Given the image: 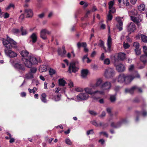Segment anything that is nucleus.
<instances>
[{
    "label": "nucleus",
    "mask_w": 147,
    "mask_h": 147,
    "mask_svg": "<svg viewBox=\"0 0 147 147\" xmlns=\"http://www.w3.org/2000/svg\"><path fill=\"white\" fill-rule=\"evenodd\" d=\"M28 52L26 50L20 52V54L22 58V60L25 66L28 68H31L32 65L36 64L40 61L39 58H36L32 55H28Z\"/></svg>",
    "instance_id": "f257e3e1"
},
{
    "label": "nucleus",
    "mask_w": 147,
    "mask_h": 147,
    "mask_svg": "<svg viewBox=\"0 0 147 147\" xmlns=\"http://www.w3.org/2000/svg\"><path fill=\"white\" fill-rule=\"evenodd\" d=\"M135 74H136V76H133L131 75H125L123 74H120L117 78V80L118 82L120 83L123 82L126 84L130 83L135 78H139L140 77L139 75L137 72L135 71Z\"/></svg>",
    "instance_id": "f03ea898"
},
{
    "label": "nucleus",
    "mask_w": 147,
    "mask_h": 147,
    "mask_svg": "<svg viewBox=\"0 0 147 147\" xmlns=\"http://www.w3.org/2000/svg\"><path fill=\"white\" fill-rule=\"evenodd\" d=\"M3 42L4 46L7 49L16 48L17 47L16 42L8 36L6 40L3 39Z\"/></svg>",
    "instance_id": "7ed1b4c3"
},
{
    "label": "nucleus",
    "mask_w": 147,
    "mask_h": 147,
    "mask_svg": "<svg viewBox=\"0 0 147 147\" xmlns=\"http://www.w3.org/2000/svg\"><path fill=\"white\" fill-rule=\"evenodd\" d=\"M92 85H93V84H90L89 87L85 88L84 90L86 93L91 96V98L94 100H97L100 98L95 95V91H93V89H94L95 88H93L92 86Z\"/></svg>",
    "instance_id": "20e7f679"
},
{
    "label": "nucleus",
    "mask_w": 147,
    "mask_h": 147,
    "mask_svg": "<svg viewBox=\"0 0 147 147\" xmlns=\"http://www.w3.org/2000/svg\"><path fill=\"white\" fill-rule=\"evenodd\" d=\"M129 15L130 16L131 20L134 22H136L137 24L141 21V20L138 19L137 17L138 16L137 11L134 9L129 11Z\"/></svg>",
    "instance_id": "39448f33"
},
{
    "label": "nucleus",
    "mask_w": 147,
    "mask_h": 147,
    "mask_svg": "<svg viewBox=\"0 0 147 147\" xmlns=\"http://www.w3.org/2000/svg\"><path fill=\"white\" fill-rule=\"evenodd\" d=\"M89 95L86 92H81L76 96V101L79 102L82 100H86L89 98Z\"/></svg>",
    "instance_id": "423d86ee"
},
{
    "label": "nucleus",
    "mask_w": 147,
    "mask_h": 147,
    "mask_svg": "<svg viewBox=\"0 0 147 147\" xmlns=\"http://www.w3.org/2000/svg\"><path fill=\"white\" fill-rule=\"evenodd\" d=\"M79 63V61L76 60L74 61H73L71 63L69 67V71L70 73H75L78 69V68L76 66V65Z\"/></svg>",
    "instance_id": "0eeeda50"
},
{
    "label": "nucleus",
    "mask_w": 147,
    "mask_h": 147,
    "mask_svg": "<svg viewBox=\"0 0 147 147\" xmlns=\"http://www.w3.org/2000/svg\"><path fill=\"white\" fill-rule=\"evenodd\" d=\"M115 75V71L114 70L113 68H109L106 69L104 73L105 77L107 78L113 77Z\"/></svg>",
    "instance_id": "6e6552de"
},
{
    "label": "nucleus",
    "mask_w": 147,
    "mask_h": 147,
    "mask_svg": "<svg viewBox=\"0 0 147 147\" xmlns=\"http://www.w3.org/2000/svg\"><path fill=\"white\" fill-rule=\"evenodd\" d=\"M136 91L141 92H142V90L141 88L136 86H134L130 88H126L125 90V92L126 93H129L132 94L134 92Z\"/></svg>",
    "instance_id": "1a4fd4ad"
},
{
    "label": "nucleus",
    "mask_w": 147,
    "mask_h": 147,
    "mask_svg": "<svg viewBox=\"0 0 147 147\" xmlns=\"http://www.w3.org/2000/svg\"><path fill=\"white\" fill-rule=\"evenodd\" d=\"M112 43V39L110 36H109L107 41V46L108 47V50L107 51L105 48L104 47L103 43L102 42L100 45L101 46L103 47L106 52H110L111 51V45Z\"/></svg>",
    "instance_id": "9d476101"
},
{
    "label": "nucleus",
    "mask_w": 147,
    "mask_h": 147,
    "mask_svg": "<svg viewBox=\"0 0 147 147\" xmlns=\"http://www.w3.org/2000/svg\"><path fill=\"white\" fill-rule=\"evenodd\" d=\"M51 33V32L47 29H42L40 32V37L43 40H45L47 39L46 34H50Z\"/></svg>",
    "instance_id": "9b49d317"
},
{
    "label": "nucleus",
    "mask_w": 147,
    "mask_h": 147,
    "mask_svg": "<svg viewBox=\"0 0 147 147\" xmlns=\"http://www.w3.org/2000/svg\"><path fill=\"white\" fill-rule=\"evenodd\" d=\"M112 86L111 83L109 81H106L102 83L101 86V88L104 90L109 91Z\"/></svg>",
    "instance_id": "f8f14e48"
},
{
    "label": "nucleus",
    "mask_w": 147,
    "mask_h": 147,
    "mask_svg": "<svg viewBox=\"0 0 147 147\" xmlns=\"http://www.w3.org/2000/svg\"><path fill=\"white\" fill-rule=\"evenodd\" d=\"M4 51L6 55L10 57H14L17 55L16 53L11 50L5 49Z\"/></svg>",
    "instance_id": "ddd939ff"
},
{
    "label": "nucleus",
    "mask_w": 147,
    "mask_h": 147,
    "mask_svg": "<svg viewBox=\"0 0 147 147\" xmlns=\"http://www.w3.org/2000/svg\"><path fill=\"white\" fill-rule=\"evenodd\" d=\"M37 33H33L29 37L30 42L34 43L36 42L37 39Z\"/></svg>",
    "instance_id": "4468645a"
},
{
    "label": "nucleus",
    "mask_w": 147,
    "mask_h": 147,
    "mask_svg": "<svg viewBox=\"0 0 147 147\" xmlns=\"http://www.w3.org/2000/svg\"><path fill=\"white\" fill-rule=\"evenodd\" d=\"M121 18L119 17L116 18V20L118 23V24L117 25V27L119 31L123 29L122 27L123 22L121 20Z\"/></svg>",
    "instance_id": "2eb2a0df"
},
{
    "label": "nucleus",
    "mask_w": 147,
    "mask_h": 147,
    "mask_svg": "<svg viewBox=\"0 0 147 147\" xmlns=\"http://www.w3.org/2000/svg\"><path fill=\"white\" fill-rule=\"evenodd\" d=\"M127 120L126 119H124L122 120L121 121L118 123L116 125H115L114 123L112 122L111 123V125L112 127L115 128H118L120 127L122 124L126 123Z\"/></svg>",
    "instance_id": "dca6fc26"
},
{
    "label": "nucleus",
    "mask_w": 147,
    "mask_h": 147,
    "mask_svg": "<svg viewBox=\"0 0 147 147\" xmlns=\"http://www.w3.org/2000/svg\"><path fill=\"white\" fill-rule=\"evenodd\" d=\"M14 66L15 68L20 72L23 71L25 70V67L24 66L18 63H16Z\"/></svg>",
    "instance_id": "f3484780"
},
{
    "label": "nucleus",
    "mask_w": 147,
    "mask_h": 147,
    "mask_svg": "<svg viewBox=\"0 0 147 147\" xmlns=\"http://www.w3.org/2000/svg\"><path fill=\"white\" fill-rule=\"evenodd\" d=\"M116 69L118 72H121L125 71V68L123 65L119 64L116 66Z\"/></svg>",
    "instance_id": "a211bd4d"
},
{
    "label": "nucleus",
    "mask_w": 147,
    "mask_h": 147,
    "mask_svg": "<svg viewBox=\"0 0 147 147\" xmlns=\"http://www.w3.org/2000/svg\"><path fill=\"white\" fill-rule=\"evenodd\" d=\"M62 49L63 50V51L61 50V49L59 48L57 51L59 55L61 56L62 57H64L65 56L66 52L64 46H62Z\"/></svg>",
    "instance_id": "6ab92c4d"
},
{
    "label": "nucleus",
    "mask_w": 147,
    "mask_h": 147,
    "mask_svg": "<svg viewBox=\"0 0 147 147\" xmlns=\"http://www.w3.org/2000/svg\"><path fill=\"white\" fill-rule=\"evenodd\" d=\"M25 13L26 14L27 17L28 18L31 17L33 15V11L31 9H25Z\"/></svg>",
    "instance_id": "aec40b11"
},
{
    "label": "nucleus",
    "mask_w": 147,
    "mask_h": 147,
    "mask_svg": "<svg viewBox=\"0 0 147 147\" xmlns=\"http://www.w3.org/2000/svg\"><path fill=\"white\" fill-rule=\"evenodd\" d=\"M136 29L135 25L134 23H131L128 26V30L130 32H133Z\"/></svg>",
    "instance_id": "412c9836"
},
{
    "label": "nucleus",
    "mask_w": 147,
    "mask_h": 147,
    "mask_svg": "<svg viewBox=\"0 0 147 147\" xmlns=\"http://www.w3.org/2000/svg\"><path fill=\"white\" fill-rule=\"evenodd\" d=\"M102 80L101 79H99L97 80L95 84H93V85L92 86V87L96 88L97 87L100 86H101V85L102 84Z\"/></svg>",
    "instance_id": "4be33fe9"
},
{
    "label": "nucleus",
    "mask_w": 147,
    "mask_h": 147,
    "mask_svg": "<svg viewBox=\"0 0 147 147\" xmlns=\"http://www.w3.org/2000/svg\"><path fill=\"white\" fill-rule=\"evenodd\" d=\"M39 70L40 72L46 71L47 70V66L45 65H42L40 66Z\"/></svg>",
    "instance_id": "5701e85b"
},
{
    "label": "nucleus",
    "mask_w": 147,
    "mask_h": 147,
    "mask_svg": "<svg viewBox=\"0 0 147 147\" xmlns=\"http://www.w3.org/2000/svg\"><path fill=\"white\" fill-rule=\"evenodd\" d=\"M82 60L83 62L86 61L88 63H90L91 61V60L88 57L87 55H84L82 58Z\"/></svg>",
    "instance_id": "b1692460"
},
{
    "label": "nucleus",
    "mask_w": 147,
    "mask_h": 147,
    "mask_svg": "<svg viewBox=\"0 0 147 147\" xmlns=\"http://www.w3.org/2000/svg\"><path fill=\"white\" fill-rule=\"evenodd\" d=\"M46 95L45 93L42 94L40 97V99L43 102L46 103L47 102V100L46 99Z\"/></svg>",
    "instance_id": "393cba45"
},
{
    "label": "nucleus",
    "mask_w": 147,
    "mask_h": 147,
    "mask_svg": "<svg viewBox=\"0 0 147 147\" xmlns=\"http://www.w3.org/2000/svg\"><path fill=\"white\" fill-rule=\"evenodd\" d=\"M88 71L87 69H83L82 71L81 76L83 78H85L87 76Z\"/></svg>",
    "instance_id": "a878e982"
},
{
    "label": "nucleus",
    "mask_w": 147,
    "mask_h": 147,
    "mask_svg": "<svg viewBox=\"0 0 147 147\" xmlns=\"http://www.w3.org/2000/svg\"><path fill=\"white\" fill-rule=\"evenodd\" d=\"M59 84V86H63L66 83V82L63 78L59 79L58 80Z\"/></svg>",
    "instance_id": "bb28decb"
},
{
    "label": "nucleus",
    "mask_w": 147,
    "mask_h": 147,
    "mask_svg": "<svg viewBox=\"0 0 147 147\" xmlns=\"http://www.w3.org/2000/svg\"><path fill=\"white\" fill-rule=\"evenodd\" d=\"M118 58L121 60H123L125 58V54L122 53H119L118 56Z\"/></svg>",
    "instance_id": "cd10ccee"
},
{
    "label": "nucleus",
    "mask_w": 147,
    "mask_h": 147,
    "mask_svg": "<svg viewBox=\"0 0 147 147\" xmlns=\"http://www.w3.org/2000/svg\"><path fill=\"white\" fill-rule=\"evenodd\" d=\"M91 123L94 125L96 127L99 126H101L103 125V123L101 122H100L99 123H98L95 120H93L91 121Z\"/></svg>",
    "instance_id": "c85d7f7f"
},
{
    "label": "nucleus",
    "mask_w": 147,
    "mask_h": 147,
    "mask_svg": "<svg viewBox=\"0 0 147 147\" xmlns=\"http://www.w3.org/2000/svg\"><path fill=\"white\" fill-rule=\"evenodd\" d=\"M24 78L27 79H30L33 78V75L31 73L29 72L26 74Z\"/></svg>",
    "instance_id": "c756f323"
},
{
    "label": "nucleus",
    "mask_w": 147,
    "mask_h": 147,
    "mask_svg": "<svg viewBox=\"0 0 147 147\" xmlns=\"http://www.w3.org/2000/svg\"><path fill=\"white\" fill-rule=\"evenodd\" d=\"M13 34L16 35H18L20 33L19 30L16 28H13L11 30Z\"/></svg>",
    "instance_id": "7c9ffc66"
},
{
    "label": "nucleus",
    "mask_w": 147,
    "mask_h": 147,
    "mask_svg": "<svg viewBox=\"0 0 147 147\" xmlns=\"http://www.w3.org/2000/svg\"><path fill=\"white\" fill-rule=\"evenodd\" d=\"M52 99L55 101H58L61 99V95H57L54 96L52 98H51Z\"/></svg>",
    "instance_id": "2f4dec72"
},
{
    "label": "nucleus",
    "mask_w": 147,
    "mask_h": 147,
    "mask_svg": "<svg viewBox=\"0 0 147 147\" xmlns=\"http://www.w3.org/2000/svg\"><path fill=\"white\" fill-rule=\"evenodd\" d=\"M77 46L78 49L80 48L81 47H86L87 45L86 42H83L80 43V42H78L77 44Z\"/></svg>",
    "instance_id": "473e14b6"
},
{
    "label": "nucleus",
    "mask_w": 147,
    "mask_h": 147,
    "mask_svg": "<svg viewBox=\"0 0 147 147\" xmlns=\"http://www.w3.org/2000/svg\"><path fill=\"white\" fill-rule=\"evenodd\" d=\"M147 56L145 55H142L141 56L140 58V60L142 61L144 64L146 62V59Z\"/></svg>",
    "instance_id": "72a5a7b5"
},
{
    "label": "nucleus",
    "mask_w": 147,
    "mask_h": 147,
    "mask_svg": "<svg viewBox=\"0 0 147 147\" xmlns=\"http://www.w3.org/2000/svg\"><path fill=\"white\" fill-rule=\"evenodd\" d=\"M140 37L142 41L144 42H147V36L143 34H141Z\"/></svg>",
    "instance_id": "f704fd0d"
},
{
    "label": "nucleus",
    "mask_w": 147,
    "mask_h": 147,
    "mask_svg": "<svg viewBox=\"0 0 147 147\" xmlns=\"http://www.w3.org/2000/svg\"><path fill=\"white\" fill-rule=\"evenodd\" d=\"M20 30L22 32V35H25L27 34V30L26 29H24L23 27H21Z\"/></svg>",
    "instance_id": "c9c22d12"
},
{
    "label": "nucleus",
    "mask_w": 147,
    "mask_h": 147,
    "mask_svg": "<svg viewBox=\"0 0 147 147\" xmlns=\"http://www.w3.org/2000/svg\"><path fill=\"white\" fill-rule=\"evenodd\" d=\"M37 88L34 87L32 89L28 88V90L30 93H33V94H35L36 91L37 90Z\"/></svg>",
    "instance_id": "e433bc0d"
},
{
    "label": "nucleus",
    "mask_w": 147,
    "mask_h": 147,
    "mask_svg": "<svg viewBox=\"0 0 147 147\" xmlns=\"http://www.w3.org/2000/svg\"><path fill=\"white\" fill-rule=\"evenodd\" d=\"M115 0H112L109 2L108 4L109 5V9H111L112 8L113 5L115 3Z\"/></svg>",
    "instance_id": "4c0bfd02"
},
{
    "label": "nucleus",
    "mask_w": 147,
    "mask_h": 147,
    "mask_svg": "<svg viewBox=\"0 0 147 147\" xmlns=\"http://www.w3.org/2000/svg\"><path fill=\"white\" fill-rule=\"evenodd\" d=\"M145 9V6L144 4H142L138 7V9L140 11H144Z\"/></svg>",
    "instance_id": "58836bf2"
},
{
    "label": "nucleus",
    "mask_w": 147,
    "mask_h": 147,
    "mask_svg": "<svg viewBox=\"0 0 147 147\" xmlns=\"http://www.w3.org/2000/svg\"><path fill=\"white\" fill-rule=\"evenodd\" d=\"M110 99L111 102H114L116 100V97L115 95H111L110 96Z\"/></svg>",
    "instance_id": "ea45409f"
},
{
    "label": "nucleus",
    "mask_w": 147,
    "mask_h": 147,
    "mask_svg": "<svg viewBox=\"0 0 147 147\" xmlns=\"http://www.w3.org/2000/svg\"><path fill=\"white\" fill-rule=\"evenodd\" d=\"M65 141L66 144L69 145H71L72 144V142L69 138L66 139Z\"/></svg>",
    "instance_id": "a19ab883"
},
{
    "label": "nucleus",
    "mask_w": 147,
    "mask_h": 147,
    "mask_svg": "<svg viewBox=\"0 0 147 147\" xmlns=\"http://www.w3.org/2000/svg\"><path fill=\"white\" fill-rule=\"evenodd\" d=\"M95 95L96 96V94L99 93L101 95H104L105 94L104 92V91H99L98 90H96L95 91Z\"/></svg>",
    "instance_id": "79ce46f5"
},
{
    "label": "nucleus",
    "mask_w": 147,
    "mask_h": 147,
    "mask_svg": "<svg viewBox=\"0 0 147 147\" xmlns=\"http://www.w3.org/2000/svg\"><path fill=\"white\" fill-rule=\"evenodd\" d=\"M49 71L50 75H52L55 74L56 72L55 71V70L52 68L50 69Z\"/></svg>",
    "instance_id": "37998d69"
},
{
    "label": "nucleus",
    "mask_w": 147,
    "mask_h": 147,
    "mask_svg": "<svg viewBox=\"0 0 147 147\" xmlns=\"http://www.w3.org/2000/svg\"><path fill=\"white\" fill-rule=\"evenodd\" d=\"M133 46L136 48L135 49H138L140 47L139 44L138 42H134L133 44Z\"/></svg>",
    "instance_id": "c03bdc74"
},
{
    "label": "nucleus",
    "mask_w": 147,
    "mask_h": 147,
    "mask_svg": "<svg viewBox=\"0 0 147 147\" xmlns=\"http://www.w3.org/2000/svg\"><path fill=\"white\" fill-rule=\"evenodd\" d=\"M110 60L108 58H107L104 59V64L106 65H109L110 63Z\"/></svg>",
    "instance_id": "a18cd8bd"
},
{
    "label": "nucleus",
    "mask_w": 147,
    "mask_h": 147,
    "mask_svg": "<svg viewBox=\"0 0 147 147\" xmlns=\"http://www.w3.org/2000/svg\"><path fill=\"white\" fill-rule=\"evenodd\" d=\"M80 4L81 5H84V8L86 7L88 5V4L86 2H85L84 1H81L80 2Z\"/></svg>",
    "instance_id": "49530a36"
},
{
    "label": "nucleus",
    "mask_w": 147,
    "mask_h": 147,
    "mask_svg": "<svg viewBox=\"0 0 147 147\" xmlns=\"http://www.w3.org/2000/svg\"><path fill=\"white\" fill-rule=\"evenodd\" d=\"M37 71V69L35 67H32L30 69V73H31L32 74L35 73Z\"/></svg>",
    "instance_id": "de8ad7c7"
},
{
    "label": "nucleus",
    "mask_w": 147,
    "mask_h": 147,
    "mask_svg": "<svg viewBox=\"0 0 147 147\" xmlns=\"http://www.w3.org/2000/svg\"><path fill=\"white\" fill-rule=\"evenodd\" d=\"M75 90L78 92H82L84 90L83 88L80 87H77L75 88Z\"/></svg>",
    "instance_id": "09e8293b"
},
{
    "label": "nucleus",
    "mask_w": 147,
    "mask_h": 147,
    "mask_svg": "<svg viewBox=\"0 0 147 147\" xmlns=\"http://www.w3.org/2000/svg\"><path fill=\"white\" fill-rule=\"evenodd\" d=\"M107 20H111L112 19V16L111 13H109L108 14L107 16Z\"/></svg>",
    "instance_id": "8fccbe9b"
},
{
    "label": "nucleus",
    "mask_w": 147,
    "mask_h": 147,
    "mask_svg": "<svg viewBox=\"0 0 147 147\" xmlns=\"http://www.w3.org/2000/svg\"><path fill=\"white\" fill-rule=\"evenodd\" d=\"M135 51L136 55H139L140 54V49L139 48L138 49H135Z\"/></svg>",
    "instance_id": "3c124183"
},
{
    "label": "nucleus",
    "mask_w": 147,
    "mask_h": 147,
    "mask_svg": "<svg viewBox=\"0 0 147 147\" xmlns=\"http://www.w3.org/2000/svg\"><path fill=\"white\" fill-rule=\"evenodd\" d=\"M143 51L144 53L147 56V47L145 46L143 47Z\"/></svg>",
    "instance_id": "603ef678"
},
{
    "label": "nucleus",
    "mask_w": 147,
    "mask_h": 147,
    "mask_svg": "<svg viewBox=\"0 0 147 147\" xmlns=\"http://www.w3.org/2000/svg\"><path fill=\"white\" fill-rule=\"evenodd\" d=\"M14 8V5L13 4H10L6 8V10H8L11 7Z\"/></svg>",
    "instance_id": "864d4df0"
},
{
    "label": "nucleus",
    "mask_w": 147,
    "mask_h": 147,
    "mask_svg": "<svg viewBox=\"0 0 147 147\" xmlns=\"http://www.w3.org/2000/svg\"><path fill=\"white\" fill-rule=\"evenodd\" d=\"M89 112L92 115L95 116L97 115V113L93 111L90 110L89 111Z\"/></svg>",
    "instance_id": "5fc2aeb1"
},
{
    "label": "nucleus",
    "mask_w": 147,
    "mask_h": 147,
    "mask_svg": "<svg viewBox=\"0 0 147 147\" xmlns=\"http://www.w3.org/2000/svg\"><path fill=\"white\" fill-rule=\"evenodd\" d=\"M123 46L125 49H127L129 47V45L128 43H123Z\"/></svg>",
    "instance_id": "6e6d98bb"
},
{
    "label": "nucleus",
    "mask_w": 147,
    "mask_h": 147,
    "mask_svg": "<svg viewBox=\"0 0 147 147\" xmlns=\"http://www.w3.org/2000/svg\"><path fill=\"white\" fill-rule=\"evenodd\" d=\"M110 10L109 11V13H114L115 12V8L112 7V8L109 9Z\"/></svg>",
    "instance_id": "4d7b16f0"
},
{
    "label": "nucleus",
    "mask_w": 147,
    "mask_h": 147,
    "mask_svg": "<svg viewBox=\"0 0 147 147\" xmlns=\"http://www.w3.org/2000/svg\"><path fill=\"white\" fill-rule=\"evenodd\" d=\"M123 3L125 5L127 6L129 5V3L128 0H123Z\"/></svg>",
    "instance_id": "13d9d810"
},
{
    "label": "nucleus",
    "mask_w": 147,
    "mask_h": 147,
    "mask_svg": "<svg viewBox=\"0 0 147 147\" xmlns=\"http://www.w3.org/2000/svg\"><path fill=\"white\" fill-rule=\"evenodd\" d=\"M134 68V65H131L128 68V69L129 71H131L133 70Z\"/></svg>",
    "instance_id": "bf43d9fd"
},
{
    "label": "nucleus",
    "mask_w": 147,
    "mask_h": 147,
    "mask_svg": "<svg viewBox=\"0 0 147 147\" xmlns=\"http://www.w3.org/2000/svg\"><path fill=\"white\" fill-rule=\"evenodd\" d=\"M68 86L72 88L74 86V84L73 82L71 80L69 81V82L68 84Z\"/></svg>",
    "instance_id": "052dcab7"
},
{
    "label": "nucleus",
    "mask_w": 147,
    "mask_h": 147,
    "mask_svg": "<svg viewBox=\"0 0 147 147\" xmlns=\"http://www.w3.org/2000/svg\"><path fill=\"white\" fill-rule=\"evenodd\" d=\"M94 133L92 129H91L89 130H88L87 131V134L88 135L90 134H92Z\"/></svg>",
    "instance_id": "680f3d73"
},
{
    "label": "nucleus",
    "mask_w": 147,
    "mask_h": 147,
    "mask_svg": "<svg viewBox=\"0 0 147 147\" xmlns=\"http://www.w3.org/2000/svg\"><path fill=\"white\" fill-rule=\"evenodd\" d=\"M53 15V11L50 12L48 16V18H50L52 17Z\"/></svg>",
    "instance_id": "e2e57ef3"
},
{
    "label": "nucleus",
    "mask_w": 147,
    "mask_h": 147,
    "mask_svg": "<svg viewBox=\"0 0 147 147\" xmlns=\"http://www.w3.org/2000/svg\"><path fill=\"white\" fill-rule=\"evenodd\" d=\"M45 16V13H41L38 15V17L40 18H43Z\"/></svg>",
    "instance_id": "0e129e2a"
},
{
    "label": "nucleus",
    "mask_w": 147,
    "mask_h": 147,
    "mask_svg": "<svg viewBox=\"0 0 147 147\" xmlns=\"http://www.w3.org/2000/svg\"><path fill=\"white\" fill-rule=\"evenodd\" d=\"M100 134H103L105 136L107 137H108V134L105 132H101Z\"/></svg>",
    "instance_id": "69168bd1"
},
{
    "label": "nucleus",
    "mask_w": 147,
    "mask_h": 147,
    "mask_svg": "<svg viewBox=\"0 0 147 147\" xmlns=\"http://www.w3.org/2000/svg\"><path fill=\"white\" fill-rule=\"evenodd\" d=\"M105 116V111H103L101 115L99 116V117L101 118H102Z\"/></svg>",
    "instance_id": "338daca9"
},
{
    "label": "nucleus",
    "mask_w": 147,
    "mask_h": 147,
    "mask_svg": "<svg viewBox=\"0 0 147 147\" xmlns=\"http://www.w3.org/2000/svg\"><path fill=\"white\" fill-rule=\"evenodd\" d=\"M111 108H107V111L109 114L111 113Z\"/></svg>",
    "instance_id": "774afa93"
}]
</instances>
